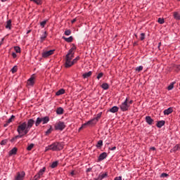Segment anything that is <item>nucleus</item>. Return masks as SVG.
<instances>
[{"label": "nucleus", "instance_id": "obj_1", "mask_svg": "<svg viewBox=\"0 0 180 180\" xmlns=\"http://www.w3.org/2000/svg\"><path fill=\"white\" fill-rule=\"evenodd\" d=\"M33 124H34V121L33 119H30L27 120V122H24L20 123L17 127V131L19 135L15 136L13 139H11V142L13 143L14 140H17V139H22L23 136H26L29 131H30V129L33 127Z\"/></svg>", "mask_w": 180, "mask_h": 180}, {"label": "nucleus", "instance_id": "obj_2", "mask_svg": "<svg viewBox=\"0 0 180 180\" xmlns=\"http://www.w3.org/2000/svg\"><path fill=\"white\" fill-rule=\"evenodd\" d=\"M63 145L61 143L59 142H54L52 144L50 145V149L52 151H60L63 150Z\"/></svg>", "mask_w": 180, "mask_h": 180}, {"label": "nucleus", "instance_id": "obj_3", "mask_svg": "<svg viewBox=\"0 0 180 180\" xmlns=\"http://www.w3.org/2000/svg\"><path fill=\"white\" fill-rule=\"evenodd\" d=\"M73 58H70L68 60H65V67L66 68H70V67H72L77 61L79 60V56L76 57L72 60Z\"/></svg>", "mask_w": 180, "mask_h": 180}, {"label": "nucleus", "instance_id": "obj_4", "mask_svg": "<svg viewBox=\"0 0 180 180\" xmlns=\"http://www.w3.org/2000/svg\"><path fill=\"white\" fill-rule=\"evenodd\" d=\"M75 50H77V46L74 45L65 56V61H68L70 58H74V54H75Z\"/></svg>", "mask_w": 180, "mask_h": 180}, {"label": "nucleus", "instance_id": "obj_5", "mask_svg": "<svg viewBox=\"0 0 180 180\" xmlns=\"http://www.w3.org/2000/svg\"><path fill=\"white\" fill-rule=\"evenodd\" d=\"M127 101H129L128 98H127L125 101L123 103H122V104L120 105V108L122 112H127V110H129V108H130V105H129V103H127Z\"/></svg>", "mask_w": 180, "mask_h": 180}, {"label": "nucleus", "instance_id": "obj_6", "mask_svg": "<svg viewBox=\"0 0 180 180\" xmlns=\"http://www.w3.org/2000/svg\"><path fill=\"white\" fill-rule=\"evenodd\" d=\"M98 123V121L95 120V118H93L88 121L87 122L83 124L82 127L79 129V130H81L82 129H84L86 127V126H94V124H96Z\"/></svg>", "mask_w": 180, "mask_h": 180}, {"label": "nucleus", "instance_id": "obj_7", "mask_svg": "<svg viewBox=\"0 0 180 180\" xmlns=\"http://www.w3.org/2000/svg\"><path fill=\"white\" fill-rule=\"evenodd\" d=\"M55 130H60V131H63L64 129H65V123L61 121H59L54 125Z\"/></svg>", "mask_w": 180, "mask_h": 180}, {"label": "nucleus", "instance_id": "obj_8", "mask_svg": "<svg viewBox=\"0 0 180 180\" xmlns=\"http://www.w3.org/2000/svg\"><path fill=\"white\" fill-rule=\"evenodd\" d=\"M25 175H26L25 172H18L14 180H23L25 179Z\"/></svg>", "mask_w": 180, "mask_h": 180}, {"label": "nucleus", "instance_id": "obj_9", "mask_svg": "<svg viewBox=\"0 0 180 180\" xmlns=\"http://www.w3.org/2000/svg\"><path fill=\"white\" fill-rule=\"evenodd\" d=\"M53 54H54V50L46 51L42 53V57L43 58H47V57H50Z\"/></svg>", "mask_w": 180, "mask_h": 180}, {"label": "nucleus", "instance_id": "obj_10", "mask_svg": "<svg viewBox=\"0 0 180 180\" xmlns=\"http://www.w3.org/2000/svg\"><path fill=\"white\" fill-rule=\"evenodd\" d=\"M34 82L35 79L34 76H32L30 79H27V85H28V86H33L34 85Z\"/></svg>", "mask_w": 180, "mask_h": 180}, {"label": "nucleus", "instance_id": "obj_11", "mask_svg": "<svg viewBox=\"0 0 180 180\" xmlns=\"http://www.w3.org/2000/svg\"><path fill=\"white\" fill-rule=\"evenodd\" d=\"M145 120L150 126L153 125V123H154V120H153L150 116H146Z\"/></svg>", "mask_w": 180, "mask_h": 180}, {"label": "nucleus", "instance_id": "obj_12", "mask_svg": "<svg viewBox=\"0 0 180 180\" xmlns=\"http://www.w3.org/2000/svg\"><path fill=\"white\" fill-rule=\"evenodd\" d=\"M174 112V109L172 107H169V108L163 111L164 115H171Z\"/></svg>", "mask_w": 180, "mask_h": 180}, {"label": "nucleus", "instance_id": "obj_13", "mask_svg": "<svg viewBox=\"0 0 180 180\" xmlns=\"http://www.w3.org/2000/svg\"><path fill=\"white\" fill-rule=\"evenodd\" d=\"M106 157H108V153L105 152L102 153L98 157V161H103Z\"/></svg>", "mask_w": 180, "mask_h": 180}, {"label": "nucleus", "instance_id": "obj_14", "mask_svg": "<svg viewBox=\"0 0 180 180\" xmlns=\"http://www.w3.org/2000/svg\"><path fill=\"white\" fill-rule=\"evenodd\" d=\"M107 176H108V172L100 174L98 178L96 179V180H102L104 178H106Z\"/></svg>", "mask_w": 180, "mask_h": 180}, {"label": "nucleus", "instance_id": "obj_15", "mask_svg": "<svg viewBox=\"0 0 180 180\" xmlns=\"http://www.w3.org/2000/svg\"><path fill=\"white\" fill-rule=\"evenodd\" d=\"M18 153V148L15 147L9 151V155H16Z\"/></svg>", "mask_w": 180, "mask_h": 180}, {"label": "nucleus", "instance_id": "obj_16", "mask_svg": "<svg viewBox=\"0 0 180 180\" xmlns=\"http://www.w3.org/2000/svg\"><path fill=\"white\" fill-rule=\"evenodd\" d=\"M62 39L65 40V41H67V43H72V40H74V38L72 37V36H70L68 38L65 37H63Z\"/></svg>", "mask_w": 180, "mask_h": 180}, {"label": "nucleus", "instance_id": "obj_17", "mask_svg": "<svg viewBox=\"0 0 180 180\" xmlns=\"http://www.w3.org/2000/svg\"><path fill=\"white\" fill-rule=\"evenodd\" d=\"M109 112H110L111 113H116L119 112V107L113 106L112 108L109 110Z\"/></svg>", "mask_w": 180, "mask_h": 180}, {"label": "nucleus", "instance_id": "obj_18", "mask_svg": "<svg viewBox=\"0 0 180 180\" xmlns=\"http://www.w3.org/2000/svg\"><path fill=\"white\" fill-rule=\"evenodd\" d=\"M6 29H8V30H11V29H12V20H8L6 22Z\"/></svg>", "mask_w": 180, "mask_h": 180}, {"label": "nucleus", "instance_id": "obj_19", "mask_svg": "<svg viewBox=\"0 0 180 180\" xmlns=\"http://www.w3.org/2000/svg\"><path fill=\"white\" fill-rule=\"evenodd\" d=\"M65 94V90L64 89H59L56 93V96H60V95H64Z\"/></svg>", "mask_w": 180, "mask_h": 180}, {"label": "nucleus", "instance_id": "obj_20", "mask_svg": "<svg viewBox=\"0 0 180 180\" xmlns=\"http://www.w3.org/2000/svg\"><path fill=\"white\" fill-rule=\"evenodd\" d=\"M41 120L43 124H47V122H50V118L48 116L42 117Z\"/></svg>", "mask_w": 180, "mask_h": 180}, {"label": "nucleus", "instance_id": "obj_21", "mask_svg": "<svg viewBox=\"0 0 180 180\" xmlns=\"http://www.w3.org/2000/svg\"><path fill=\"white\" fill-rule=\"evenodd\" d=\"M57 115H63L64 113V109L61 107H59L56 109Z\"/></svg>", "mask_w": 180, "mask_h": 180}, {"label": "nucleus", "instance_id": "obj_22", "mask_svg": "<svg viewBox=\"0 0 180 180\" xmlns=\"http://www.w3.org/2000/svg\"><path fill=\"white\" fill-rule=\"evenodd\" d=\"M164 124H165V121L164 120L159 121L157 123V127H158L159 129H161V127H162Z\"/></svg>", "mask_w": 180, "mask_h": 180}, {"label": "nucleus", "instance_id": "obj_23", "mask_svg": "<svg viewBox=\"0 0 180 180\" xmlns=\"http://www.w3.org/2000/svg\"><path fill=\"white\" fill-rule=\"evenodd\" d=\"M91 75H92V72L89 71L88 72L83 74L82 77H83V78H89V77H91Z\"/></svg>", "mask_w": 180, "mask_h": 180}, {"label": "nucleus", "instance_id": "obj_24", "mask_svg": "<svg viewBox=\"0 0 180 180\" xmlns=\"http://www.w3.org/2000/svg\"><path fill=\"white\" fill-rule=\"evenodd\" d=\"M102 146H103V141L102 140H100L98 141L96 147L97 148H102Z\"/></svg>", "mask_w": 180, "mask_h": 180}, {"label": "nucleus", "instance_id": "obj_25", "mask_svg": "<svg viewBox=\"0 0 180 180\" xmlns=\"http://www.w3.org/2000/svg\"><path fill=\"white\" fill-rule=\"evenodd\" d=\"M31 2H34L37 5H41L43 4V0H30Z\"/></svg>", "mask_w": 180, "mask_h": 180}, {"label": "nucleus", "instance_id": "obj_26", "mask_svg": "<svg viewBox=\"0 0 180 180\" xmlns=\"http://www.w3.org/2000/svg\"><path fill=\"white\" fill-rule=\"evenodd\" d=\"M173 16L176 20H180V14L178 12H174Z\"/></svg>", "mask_w": 180, "mask_h": 180}, {"label": "nucleus", "instance_id": "obj_27", "mask_svg": "<svg viewBox=\"0 0 180 180\" xmlns=\"http://www.w3.org/2000/svg\"><path fill=\"white\" fill-rule=\"evenodd\" d=\"M47 37V32H44V34L40 37V40L41 42L44 41Z\"/></svg>", "mask_w": 180, "mask_h": 180}, {"label": "nucleus", "instance_id": "obj_28", "mask_svg": "<svg viewBox=\"0 0 180 180\" xmlns=\"http://www.w3.org/2000/svg\"><path fill=\"white\" fill-rule=\"evenodd\" d=\"M101 88L103 89H104L105 91H106L107 89H109V84L108 83H103L102 85H101Z\"/></svg>", "mask_w": 180, "mask_h": 180}, {"label": "nucleus", "instance_id": "obj_29", "mask_svg": "<svg viewBox=\"0 0 180 180\" xmlns=\"http://www.w3.org/2000/svg\"><path fill=\"white\" fill-rule=\"evenodd\" d=\"M44 172H46V167H43L42 169H41L37 174L41 176L44 174Z\"/></svg>", "mask_w": 180, "mask_h": 180}, {"label": "nucleus", "instance_id": "obj_30", "mask_svg": "<svg viewBox=\"0 0 180 180\" xmlns=\"http://www.w3.org/2000/svg\"><path fill=\"white\" fill-rule=\"evenodd\" d=\"M41 122H42L41 118L37 117V120H36V122H35V126L37 127L38 126L40 125V123H41Z\"/></svg>", "mask_w": 180, "mask_h": 180}, {"label": "nucleus", "instance_id": "obj_31", "mask_svg": "<svg viewBox=\"0 0 180 180\" xmlns=\"http://www.w3.org/2000/svg\"><path fill=\"white\" fill-rule=\"evenodd\" d=\"M178 150H180V145L179 144H176L173 149L172 150V151H173L174 153H176V151H178Z\"/></svg>", "mask_w": 180, "mask_h": 180}, {"label": "nucleus", "instance_id": "obj_32", "mask_svg": "<svg viewBox=\"0 0 180 180\" xmlns=\"http://www.w3.org/2000/svg\"><path fill=\"white\" fill-rule=\"evenodd\" d=\"M173 67V70H176V71H180V65H176V64H174L172 65Z\"/></svg>", "mask_w": 180, "mask_h": 180}, {"label": "nucleus", "instance_id": "obj_33", "mask_svg": "<svg viewBox=\"0 0 180 180\" xmlns=\"http://www.w3.org/2000/svg\"><path fill=\"white\" fill-rule=\"evenodd\" d=\"M174 85H175V82H172L167 87L168 91H172L174 89Z\"/></svg>", "mask_w": 180, "mask_h": 180}, {"label": "nucleus", "instance_id": "obj_34", "mask_svg": "<svg viewBox=\"0 0 180 180\" xmlns=\"http://www.w3.org/2000/svg\"><path fill=\"white\" fill-rule=\"evenodd\" d=\"M58 165V161H55V162H53L51 165V168H56V167Z\"/></svg>", "mask_w": 180, "mask_h": 180}, {"label": "nucleus", "instance_id": "obj_35", "mask_svg": "<svg viewBox=\"0 0 180 180\" xmlns=\"http://www.w3.org/2000/svg\"><path fill=\"white\" fill-rule=\"evenodd\" d=\"M34 147V143H30L27 148V151H32V149Z\"/></svg>", "mask_w": 180, "mask_h": 180}, {"label": "nucleus", "instance_id": "obj_36", "mask_svg": "<svg viewBox=\"0 0 180 180\" xmlns=\"http://www.w3.org/2000/svg\"><path fill=\"white\" fill-rule=\"evenodd\" d=\"M49 20H45L42 22H40V26H41L42 27H44L46 26V23H47Z\"/></svg>", "mask_w": 180, "mask_h": 180}, {"label": "nucleus", "instance_id": "obj_37", "mask_svg": "<svg viewBox=\"0 0 180 180\" xmlns=\"http://www.w3.org/2000/svg\"><path fill=\"white\" fill-rule=\"evenodd\" d=\"M101 116H102V112H99L98 114H97L96 117H94L95 120L98 122L99 119H101Z\"/></svg>", "mask_w": 180, "mask_h": 180}, {"label": "nucleus", "instance_id": "obj_38", "mask_svg": "<svg viewBox=\"0 0 180 180\" xmlns=\"http://www.w3.org/2000/svg\"><path fill=\"white\" fill-rule=\"evenodd\" d=\"M7 143H8V139H4L1 141L0 143L1 146H6Z\"/></svg>", "mask_w": 180, "mask_h": 180}, {"label": "nucleus", "instance_id": "obj_39", "mask_svg": "<svg viewBox=\"0 0 180 180\" xmlns=\"http://www.w3.org/2000/svg\"><path fill=\"white\" fill-rule=\"evenodd\" d=\"M51 131H53V128H51V127L45 132L46 136H49V134H50V133H51Z\"/></svg>", "mask_w": 180, "mask_h": 180}, {"label": "nucleus", "instance_id": "obj_40", "mask_svg": "<svg viewBox=\"0 0 180 180\" xmlns=\"http://www.w3.org/2000/svg\"><path fill=\"white\" fill-rule=\"evenodd\" d=\"M169 175L167 173H162L160 174V178H168Z\"/></svg>", "mask_w": 180, "mask_h": 180}, {"label": "nucleus", "instance_id": "obj_41", "mask_svg": "<svg viewBox=\"0 0 180 180\" xmlns=\"http://www.w3.org/2000/svg\"><path fill=\"white\" fill-rule=\"evenodd\" d=\"M136 71H137V72H140V71H143V66H139L136 68Z\"/></svg>", "mask_w": 180, "mask_h": 180}, {"label": "nucleus", "instance_id": "obj_42", "mask_svg": "<svg viewBox=\"0 0 180 180\" xmlns=\"http://www.w3.org/2000/svg\"><path fill=\"white\" fill-rule=\"evenodd\" d=\"M65 36H70L71 34V30H67L65 31Z\"/></svg>", "mask_w": 180, "mask_h": 180}, {"label": "nucleus", "instance_id": "obj_43", "mask_svg": "<svg viewBox=\"0 0 180 180\" xmlns=\"http://www.w3.org/2000/svg\"><path fill=\"white\" fill-rule=\"evenodd\" d=\"M16 71H18V67L14 66L12 69H11V72L13 74H15V72H16Z\"/></svg>", "mask_w": 180, "mask_h": 180}, {"label": "nucleus", "instance_id": "obj_44", "mask_svg": "<svg viewBox=\"0 0 180 180\" xmlns=\"http://www.w3.org/2000/svg\"><path fill=\"white\" fill-rule=\"evenodd\" d=\"M158 23H160V25H162V24H164L165 20H164L163 18H158Z\"/></svg>", "mask_w": 180, "mask_h": 180}, {"label": "nucleus", "instance_id": "obj_45", "mask_svg": "<svg viewBox=\"0 0 180 180\" xmlns=\"http://www.w3.org/2000/svg\"><path fill=\"white\" fill-rule=\"evenodd\" d=\"M144 39H146V34L141 33L140 39L141 40V41H143V40H144Z\"/></svg>", "mask_w": 180, "mask_h": 180}, {"label": "nucleus", "instance_id": "obj_46", "mask_svg": "<svg viewBox=\"0 0 180 180\" xmlns=\"http://www.w3.org/2000/svg\"><path fill=\"white\" fill-rule=\"evenodd\" d=\"M14 50L16 53H20V47L19 46L14 47Z\"/></svg>", "mask_w": 180, "mask_h": 180}, {"label": "nucleus", "instance_id": "obj_47", "mask_svg": "<svg viewBox=\"0 0 180 180\" xmlns=\"http://www.w3.org/2000/svg\"><path fill=\"white\" fill-rule=\"evenodd\" d=\"M103 77V73L101 72L97 75V79H101Z\"/></svg>", "mask_w": 180, "mask_h": 180}, {"label": "nucleus", "instance_id": "obj_48", "mask_svg": "<svg viewBox=\"0 0 180 180\" xmlns=\"http://www.w3.org/2000/svg\"><path fill=\"white\" fill-rule=\"evenodd\" d=\"M15 117V115H11V117L8 120L7 122L9 124V123H11L12 122V119H14Z\"/></svg>", "mask_w": 180, "mask_h": 180}, {"label": "nucleus", "instance_id": "obj_49", "mask_svg": "<svg viewBox=\"0 0 180 180\" xmlns=\"http://www.w3.org/2000/svg\"><path fill=\"white\" fill-rule=\"evenodd\" d=\"M40 179V176L38 175V174H36L34 176V179L32 180H39Z\"/></svg>", "mask_w": 180, "mask_h": 180}, {"label": "nucleus", "instance_id": "obj_50", "mask_svg": "<svg viewBox=\"0 0 180 180\" xmlns=\"http://www.w3.org/2000/svg\"><path fill=\"white\" fill-rule=\"evenodd\" d=\"M49 150H51L50 149V145L45 148V153H47V151H49Z\"/></svg>", "mask_w": 180, "mask_h": 180}, {"label": "nucleus", "instance_id": "obj_51", "mask_svg": "<svg viewBox=\"0 0 180 180\" xmlns=\"http://www.w3.org/2000/svg\"><path fill=\"white\" fill-rule=\"evenodd\" d=\"M12 56H13V58H16V57H18V55H16V53L13 52L12 53Z\"/></svg>", "mask_w": 180, "mask_h": 180}, {"label": "nucleus", "instance_id": "obj_52", "mask_svg": "<svg viewBox=\"0 0 180 180\" xmlns=\"http://www.w3.org/2000/svg\"><path fill=\"white\" fill-rule=\"evenodd\" d=\"M91 171H92V168L89 167L86 169V172H91Z\"/></svg>", "mask_w": 180, "mask_h": 180}, {"label": "nucleus", "instance_id": "obj_53", "mask_svg": "<svg viewBox=\"0 0 180 180\" xmlns=\"http://www.w3.org/2000/svg\"><path fill=\"white\" fill-rule=\"evenodd\" d=\"M127 103H128V105H131L133 104V100H131V101H127Z\"/></svg>", "mask_w": 180, "mask_h": 180}, {"label": "nucleus", "instance_id": "obj_54", "mask_svg": "<svg viewBox=\"0 0 180 180\" xmlns=\"http://www.w3.org/2000/svg\"><path fill=\"white\" fill-rule=\"evenodd\" d=\"M8 126H9V123H8V122H6V123H5L4 124V127H8Z\"/></svg>", "mask_w": 180, "mask_h": 180}, {"label": "nucleus", "instance_id": "obj_55", "mask_svg": "<svg viewBox=\"0 0 180 180\" xmlns=\"http://www.w3.org/2000/svg\"><path fill=\"white\" fill-rule=\"evenodd\" d=\"M4 38L1 39V43H0V47H1V46H2V44H4Z\"/></svg>", "mask_w": 180, "mask_h": 180}, {"label": "nucleus", "instance_id": "obj_56", "mask_svg": "<svg viewBox=\"0 0 180 180\" xmlns=\"http://www.w3.org/2000/svg\"><path fill=\"white\" fill-rule=\"evenodd\" d=\"M70 174L72 175V176H74V175H75V172L74 171H72L70 172Z\"/></svg>", "mask_w": 180, "mask_h": 180}, {"label": "nucleus", "instance_id": "obj_57", "mask_svg": "<svg viewBox=\"0 0 180 180\" xmlns=\"http://www.w3.org/2000/svg\"><path fill=\"white\" fill-rule=\"evenodd\" d=\"M110 150L111 151H115V150H116V146L112 147Z\"/></svg>", "mask_w": 180, "mask_h": 180}, {"label": "nucleus", "instance_id": "obj_58", "mask_svg": "<svg viewBox=\"0 0 180 180\" xmlns=\"http://www.w3.org/2000/svg\"><path fill=\"white\" fill-rule=\"evenodd\" d=\"M150 150H152L153 151H155V147H151Z\"/></svg>", "mask_w": 180, "mask_h": 180}, {"label": "nucleus", "instance_id": "obj_59", "mask_svg": "<svg viewBox=\"0 0 180 180\" xmlns=\"http://www.w3.org/2000/svg\"><path fill=\"white\" fill-rule=\"evenodd\" d=\"M75 22H77V19H76V18H75V19H73V20H72V23H75Z\"/></svg>", "mask_w": 180, "mask_h": 180}, {"label": "nucleus", "instance_id": "obj_60", "mask_svg": "<svg viewBox=\"0 0 180 180\" xmlns=\"http://www.w3.org/2000/svg\"><path fill=\"white\" fill-rule=\"evenodd\" d=\"M1 2H6V1H8V0H1Z\"/></svg>", "mask_w": 180, "mask_h": 180}, {"label": "nucleus", "instance_id": "obj_61", "mask_svg": "<svg viewBox=\"0 0 180 180\" xmlns=\"http://www.w3.org/2000/svg\"><path fill=\"white\" fill-rule=\"evenodd\" d=\"M134 46H137V42H134Z\"/></svg>", "mask_w": 180, "mask_h": 180}, {"label": "nucleus", "instance_id": "obj_62", "mask_svg": "<svg viewBox=\"0 0 180 180\" xmlns=\"http://www.w3.org/2000/svg\"><path fill=\"white\" fill-rule=\"evenodd\" d=\"M29 33H30V30H28V31L27 32V34H29Z\"/></svg>", "mask_w": 180, "mask_h": 180}, {"label": "nucleus", "instance_id": "obj_63", "mask_svg": "<svg viewBox=\"0 0 180 180\" xmlns=\"http://www.w3.org/2000/svg\"><path fill=\"white\" fill-rule=\"evenodd\" d=\"M160 46H161V42H160V43H159V46H158V47H160Z\"/></svg>", "mask_w": 180, "mask_h": 180}, {"label": "nucleus", "instance_id": "obj_64", "mask_svg": "<svg viewBox=\"0 0 180 180\" xmlns=\"http://www.w3.org/2000/svg\"><path fill=\"white\" fill-rule=\"evenodd\" d=\"M177 1H180V0H177Z\"/></svg>", "mask_w": 180, "mask_h": 180}]
</instances>
